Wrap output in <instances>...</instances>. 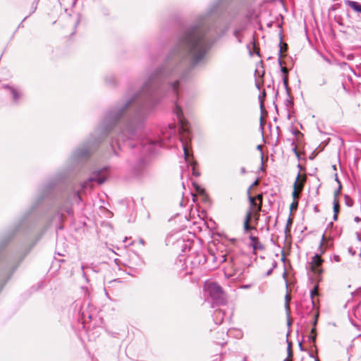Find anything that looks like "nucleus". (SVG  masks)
I'll return each mask as SVG.
<instances>
[{"label": "nucleus", "mask_w": 361, "mask_h": 361, "mask_svg": "<svg viewBox=\"0 0 361 361\" xmlns=\"http://www.w3.org/2000/svg\"><path fill=\"white\" fill-rule=\"evenodd\" d=\"M298 203L297 202H295V201H294V202H292V204H290V210H292V211H293V210H296V209H297V208H298Z\"/></svg>", "instance_id": "72a5a7b5"}, {"label": "nucleus", "mask_w": 361, "mask_h": 361, "mask_svg": "<svg viewBox=\"0 0 361 361\" xmlns=\"http://www.w3.org/2000/svg\"><path fill=\"white\" fill-rule=\"evenodd\" d=\"M273 272V269H269L267 271V274H266V276H269L272 274Z\"/></svg>", "instance_id": "8fccbe9b"}, {"label": "nucleus", "mask_w": 361, "mask_h": 361, "mask_svg": "<svg viewBox=\"0 0 361 361\" xmlns=\"http://www.w3.org/2000/svg\"><path fill=\"white\" fill-rule=\"evenodd\" d=\"M291 323H292V322L290 320V316L289 317L287 316V325L288 326H290L291 325Z\"/></svg>", "instance_id": "de8ad7c7"}, {"label": "nucleus", "mask_w": 361, "mask_h": 361, "mask_svg": "<svg viewBox=\"0 0 361 361\" xmlns=\"http://www.w3.org/2000/svg\"><path fill=\"white\" fill-rule=\"evenodd\" d=\"M5 88L8 90L13 103H14L15 104H20L23 97L22 91L18 88L10 85H6Z\"/></svg>", "instance_id": "423d86ee"}, {"label": "nucleus", "mask_w": 361, "mask_h": 361, "mask_svg": "<svg viewBox=\"0 0 361 361\" xmlns=\"http://www.w3.org/2000/svg\"><path fill=\"white\" fill-rule=\"evenodd\" d=\"M348 252H349L351 255H355V250H354L353 247H349V248H348Z\"/></svg>", "instance_id": "c03bdc74"}, {"label": "nucleus", "mask_w": 361, "mask_h": 361, "mask_svg": "<svg viewBox=\"0 0 361 361\" xmlns=\"http://www.w3.org/2000/svg\"><path fill=\"white\" fill-rule=\"evenodd\" d=\"M316 340H317V329L312 328L310 331V334L308 336V341L311 343L313 346L316 347Z\"/></svg>", "instance_id": "f3484780"}, {"label": "nucleus", "mask_w": 361, "mask_h": 361, "mask_svg": "<svg viewBox=\"0 0 361 361\" xmlns=\"http://www.w3.org/2000/svg\"><path fill=\"white\" fill-rule=\"evenodd\" d=\"M226 316V310L222 308L216 309L212 314L213 320L216 324H222Z\"/></svg>", "instance_id": "0eeeda50"}, {"label": "nucleus", "mask_w": 361, "mask_h": 361, "mask_svg": "<svg viewBox=\"0 0 361 361\" xmlns=\"http://www.w3.org/2000/svg\"><path fill=\"white\" fill-rule=\"evenodd\" d=\"M326 84V79L325 78H322L319 82V85L320 86H322V85H324Z\"/></svg>", "instance_id": "ea45409f"}, {"label": "nucleus", "mask_w": 361, "mask_h": 361, "mask_svg": "<svg viewBox=\"0 0 361 361\" xmlns=\"http://www.w3.org/2000/svg\"><path fill=\"white\" fill-rule=\"evenodd\" d=\"M177 50L176 39L162 64L149 74L140 89L133 93L129 91L126 94V98L134 99L126 111L124 121L119 125L117 135L110 142L111 152L115 156H119L118 150L122 149V146L140 155L130 169L131 174L137 179L148 173L149 164L147 157L155 154L159 147L165 145L166 140L176 136V129L173 124H169L165 131L161 130L162 137L158 139L144 134L142 128L148 114L164 96L171 99L168 85L178 63L175 56Z\"/></svg>", "instance_id": "f257e3e1"}, {"label": "nucleus", "mask_w": 361, "mask_h": 361, "mask_svg": "<svg viewBox=\"0 0 361 361\" xmlns=\"http://www.w3.org/2000/svg\"><path fill=\"white\" fill-rule=\"evenodd\" d=\"M357 238L358 240L361 241V237L359 235V233H357Z\"/></svg>", "instance_id": "680f3d73"}, {"label": "nucleus", "mask_w": 361, "mask_h": 361, "mask_svg": "<svg viewBox=\"0 0 361 361\" xmlns=\"http://www.w3.org/2000/svg\"><path fill=\"white\" fill-rule=\"evenodd\" d=\"M37 1H35L32 3V11L30 12V16L32 13H33L36 9H37Z\"/></svg>", "instance_id": "c9c22d12"}, {"label": "nucleus", "mask_w": 361, "mask_h": 361, "mask_svg": "<svg viewBox=\"0 0 361 361\" xmlns=\"http://www.w3.org/2000/svg\"><path fill=\"white\" fill-rule=\"evenodd\" d=\"M318 289H319V286L317 284H316L313 286V288L310 291V303L311 304H310V307H307L306 312L307 314H310L314 308H316V304H315V301L314 300V295H316L317 294Z\"/></svg>", "instance_id": "6e6552de"}, {"label": "nucleus", "mask_w": 361, "mask_h": 361, "mask_svg": "<svg viewBox=\"0 0 361 361\" xmlns=\"http://www.w3.org/2000/svg\"><path fill=\"white\" fill-rule=\"evenodd\" d=\"M333 226V222H330L328 225V228L329 227H332Z\"/></svg>", "instance_id": "0e129e2a"}, {"label": "nucleus", "mask_w": 361, "mask_h": 361, "mask_svg": "<svg viewBox=\"0 0 361 361\" xmlns=\"http://www.w3.org/2000/svg\"><path fill=\"white\" fill-rule=\"evenodd\" d=\"M240 173H241V174H245L246 173V169H245V167H241Z\"/></svg>", "instance_id": "3c124183"}, {"label": "nucleus", "mask_w": 361, "mask_h": 361, "mask_svg": "<svg viewBox=\"0 0 361 361\" xmlns=\"http://www.w3.org/2000/svg\"><path fill=\"white\" fill-rule=\"evenodd\" d=\"M310 159H314V156H313V155H311V156L310 157Z\"/></svg>", "instance_id": "338daca9"}, {"label": "nucleus", "mask_w": 361, "mask_h": 361, "mask_svg": "<svg viewBox=\"0 0 361 361\" xmlns=\"http://www.w3.org/2000/svg\"><path fill=\"white\" fill-rule=\"evenodd\" d=\"M262 207V204H257V205L254 207L252 210V214L255 213L259 214L261 212Z\"/></svg>", "instance_id": "c756f323"}, {"label": "nucleus", "mask_w": 361, "mask_h": 361, "mask_svg": "<svg viewBox=\"0 0 361 361\" xmlns=\"http://www.w3.org/2000/svg\"><path fill=\"white\" fill-rule=\"evenodd\" d=\"M276 267H277V262H276V261L274 260L272 262V267H271V269H273V270H274L275 268H276Z\"/></svg>", "instance_id": "49530a36"}, {"label": "nucleus", "mask_w": 361, "mask_h": 361, "mask_svg": "<svg viewBox=\"0 0 361 361\" xmlns=\"http://www.w3.org/2000/svg\"><path fill=\"white\" fill-rule=\"evenodd\" d=\"M333 259L336 262H339L341 261V257L339 255H334L333 256Z\"/></svg>", "instance_id": "58836bf2"}, {"label": "nucleus", "mask_w": 361, "mask_h": 361, "mask_svg": "<svg viewBox=\"0 0 361 361\" xmlns=\"http://www.w3.org/2000/svg\"><path fill=\"white\" fill-rule=\"evenodd\" d=\"M318 319H319V312H316L314 314L313 319L312 320V328L316 329V326H317V322H318Z\"/></svg>", "instance_id": "a878e982"}, {"label": "nucleus", "mask_w": 361, "mask_h": 361, "mask_svg": "<svg viewBox=\"0 0 361 361\" xmlns=\"http://www.w3.org/2000/svg\"><path fill=\"white\" fill-rule=\"evenodd\" d=\"M266 97V92L264 90L259 95V106H260V110L261 114H263L265 111L264 109V100Z\"/></svg>", "instance_id": "6ab92c4d"}, {"label": "nucleus", "mask_w": 361, "mask_h": 361, "mask_svg": "<svg viewBox=\"0 0 361 361\" xmlns=\"http://www.w3.org/2000/svg\"><path fill=\"white\" fill-rule=\"evenodd\" d=\"M259 214L256 213V214L255 215V224H257L258 220H259Z\"/></svg>", "instance_id": "a18cd8bd"}, {"label": "nucleus", "mask_w": 361, "mask_h": 361, "mask_svg": "<svg viewBox=\"0 0 361 361\" xmlns=\"http://www.w3.org/2000/svg\"><path fill=\"white\" fill-rule=\"evenodd\" d=\"M341 85H342V87H343V90H344L345 92H348V90H347V88H346V86H345V82H342Z\"/></svg>", "instance_id": "864d4df0"}, {"label": "nucleus", "mask_w": 361, "mask_h": 361, "mask_svg": "<svg viewBox=\"0 0 361 361\" xmlns=\"http://www.w3.org/2000/svg\"><path fill=\"white\" fill-rule=\"evenodd\" d=\"M244 30H245V27L243 25L240 26L239 27L235 28L233 30V35L235 37V39H237L238 43L243 42V35L242 32Z\"/></svg>", "instance_id": "f8f14e48"}, {"label": "nucleus", "mask_w": 361, "mask_h": 361, "mask_svg": "<svg viewBox=\"0 0 361 361\" xmlns=\"http://www.w3.org/2000/svg\"><path fill=\"white\" fill-rule=\"evenodd\" d=\"M247 193L248 202L250 203V207L247 212H250L251 214H252V210L254 207L257 205V203L255 200V198L251 196L250 189H247Z\"/></svg>", "instance_id": "4468645a"}, {"label": "nucleus", "mask_w": 361, "mask_h": 361, "mask_svg": "<svg viewBox=\"0 0 361 361\" xmlns=\"http://www.w3.org/2000/svg\"><path fill=\"white\" fill-rule=\"evenodd\" d=\"M287 95H288V98L284 101V104L286 106L288 111V118H290V115L289 113V111H290L289 109L293 107L294 102H293V99L292 98V97L290 95V92L289 93V94H287Z\"/></svg>", "instance_id": "dca6fc26"}, {"label": "nucleus", "mask_w": 361, "mask_h": 361, "mask_svg": "<svg viewBox=\"0 0 361 361\" xmlns=\"http://www.w3.org/2000/svg\"><path fill=\"white\" fill-rule=\"evenodd\" d=\"M85 269H91L93 271H94V270L93 269V268L90 267L88 266H82V269L83 271L82 276L85 279V280L87 281L88 279H87V272L85 271Z\"/></svg>", "instance_id": "c85d7f7f"}, {"label": "nucleus", "mask_w": 361, "mask_h": 361, "mask_svg": "<svg viewBox=\"0 0 361 361\" xmlns=\"http://www.w3.org/2000/svg\"><path fill=\"white\" fill-rule=\"evenodd\" d=\"M343 266H345V267H347L348 269H351V267L349 263H346V264H343Z\"/></svg>", "instance_id": "6e6d98bb"}, {"label": "nucleus", "mask_w": 361, "mask_h": 361, "mask_svg": "<svg viewBox=\"0 0 361 361\" xmlns=\"http://www.w3.org/2000/svg\"><path fill=\"white\" fill-rule=\"evenodd\" d=\"M341 190H342V184L340 183V185H338V189L334 191V200H338V196L341 193Z\"/></svg>", "instance_id": "bb28decb"}, {"label": "nucleus", "mask_w": 361, "mask_h": 361, "mask_svg": "<svg viewBox=\"0 0 361 361\" xmlns=\"http://www.w3.org/2000/svg\"><path fill=\"white\" fill-rule=\"evenodd\" d=\"M314 210L315 212H319V209L318 208V206L317 205H315L314 207Z\"/></svg>", "instance_id": "4d7b16f0"}, {"label": "nucleus", "mask_w": 361, "mask_h": 361, "mask_svg": "<svg viewBox=\"0 0 361 361\" xmlns=\"http://www.w3.org/2000/svg\"><path fill=\"white\" fill-rule=\"evenodd\" d=\"M291 133L297 136L298 135H302L298 129L292 128Z\"/></svg>", "instance_id": "f704fd0d"}, {"label": "nucleus", "mask_w": 361, "mask_h": 361, "mask_svg": "<svg viewBox=\"0 0 361 361\" xmlns=\"http://www.w3.org/2000/svg\"><path fill=\"white\" fill-rule=\"evenodd\" d=\"M105 84L109 87H115L116 85V80L115 76L112 74L107 75L104 78Z\"/></svg>", "instance_id": "ddd939ff"}, {"label": "nucleus", "mask_w": 361, "mask_h": 361, "mask_svg": "<svg viewBox=\"0 0 361 361\" xmlns=\"http://www.w3.org/2000/svg\"><path fill=\"white\" fill-rule=\"evenodd\" d=\"M252 216V214H251L250 212H246V215L245 216L244 222H243V229H244L245 233H248L251 230L255 229V228L254 226H251L250 225V221L251 220Z\"/></svg>", "instance_id": "9b49d317"}, {"label": "nucleus", "mask_w": 361, "mask_h": 361, "mask_svg": "<svg viewBox=\"0 0 361 361\" xmlns=\"http://www.w3.org/2000/svg\"><path fill=\"white\" fill-rule=\"evenodd\" d=\"M249 239L251 241V246L252 247L254 250H264V245L260 243L259 238L257 236H254L253 235H250Z\"/></svg>", "instance_id": "9d476101"}, {"label": "nucleus", "mask_w": 361, "mask_h": 361, "mask_svg": "<svg viewBox=\"0 0 361 361\" xmlns=\"http://www.w3.org/2000/svg\"><path fill=\"white\" fill-rule=\"evenodd\" d=\"M309 356H310V357H314V354H313V353H312V352H310V353H309Z\"/></svg>", "instance_id": "052dcab7"}, {"label": "nucleus", "mask_w": 361, "mask_h": 361, "mask_svg": "<svg viewBox=\"0 0 361 361\" xmlns=\"http://www.w3.org/2000/svg\"><path fill=\"white\" fill-rule=\"evenodd\" d=\"M192 185L197 192H198L200 195L203 196V198L206 200L209 197L206 194L205 190L202 188L200 185H198L197 183L193 182Z\"/></svg>", "instance_id": "2eb2a0df"}, {"label": "nucleus", "mask_w": 361, "mask_h": 361, "mask_svg": "<svg viewBox=\"0 0 361 361\" xmlns=\"http://www.w3.org/2000/svg\"><path fill=\"white\" fill-rule=\"evenodd\" d=\"M224 261L229 263L233 271L232 276L237 278L243 274L245 268L249 265L248 257L243 253L227 255Z\"/></svg>", "instance_id": "7ed1b4c3"}, {"label": "nucleus", "mask_w": 361, "mask_h": 361, "mask_svg": "<svg viewBox=\"0 0 361 361\" xmlns=\"http://www.w3.org/2000/svg\"><path fill=\"white\" fill-rule=\"evenodd\" d=\"M217 343H218V344H219V345H224V343H226V341L222 342V343H221V342H217Z\"/></svg>", "instance_id": "69168bd1"}, {"label": "nucleus", "mask_w": 361, "mask_h": 361, "mask_svg": "<svg viewBox=\"0 0 361 361\" xmlns=\"http://www.w3.org/2000/svg\"><path fill=\"white\" fill-rule=\"evenodd\" d=\"M73 308H74L75 311L78 312V315L77 319L80 320V319H83V317H84L83 313L82 314V316H80V310H81V305H80V304L77 302H75L73 304Z\"/></svg>", "instance_id": "5701e85b"}, {"label": "nucleus", "mask_w": 361, "mask_h": 361, "mask_svg": "<svg viewBox=\"0 0 361 361\" xmlns=\"http://www.w3.org/2000/svg\"><path fill=\"white\" fill-rule=\"evenodd\" d=\"M354 221L356 222V223H360L361 221V218L359 217V216H355L354 218Z\"/></svg>", "instance_id": "09e8293b"}, {"label": "nucleus", "mask_w": 361, "mask_h": 361, "mask_svg": "<svg viewBox=\"0 0 361 361\" xmlns=\"http://www.w3.org/2000/svg\"><path fill=\"white\" fill-rule=\"evenodd\" d=\"M251 44L255 45L254 42H250L249 44H247V49H248V51H249L250 55V56H252V52L251 51V49H250V45H251Z\"/></svg>", "instance_id": "4c0bfd02"}, {"label": "nucleus", "mask_w": 361, "mask_h": 361, "mask_svg": "<svg viewBox=\"0 0 361 361\" xmlns=\"http://www.w3.org/2000/svg\"><path fill=\"white\" fill-rule=\"evenodd\" d=\"M344 200L347 207H351L353 206L354 201L348 195H344Z\"/></svg>", "instance_id": "b1692460"}, {"label": "nucleus", "mask_w": 361, "mask_h": 361, "mask_svg": "<svg viewBox=\"0 0 361 361\" xmlns=\"http://www.w3.org/2000/svg\"><path fill=\"white\" fill-rule=\"evenodd\" d=\"M283 83L284 85V87L286 89V92L287 94H289L290 92L291 91L290 87L288 85V75H284L282 77Z\"/></svg>", "instance_id": "412c9836"}, {"label": "nucleus", "mask_w": 361, "mask_h": 361, "mask_svg": "<svg viewBox=\"0 0 361 361\" xmlns=\"http://www.w3.org/2000/svg\"><path fill=\"white\" fill-rule=\"evenodd\" d=\"M291 145H293L292 151L293 152V153L295 154V155L296 156V157L299 160L300 159V154H299V152L298 151L297 146L295 145V141L294 140H293Z\"/></svg>", "instance_id": "cd10ccee"}, {"label": "nucleus", "mask_w": 361, "mask_h": 361, "mask_svg": "<svg viewBox=\"0 0 361 361\" xmlns=\"http://www.w3.org/2000/svg\"><path fill=\"white\" fill-rule=\"evenodd\" d=\"M264 169V166H263V163L262 164V166H261V169L263 170Z\"/></svg>", "instance_id": "774afa93"}, {"label": "nucleus", "mask_w": 361, "mask_h": 361, "mask_svg": "<svg viewBox=\"0 0 361 361\" xmlns=\"http://www.w3.org/2000/svg\"><path fill=\"white\" fill-rule=\"evenodd\" d=\"M324 59L327 63H331V62H330V60H329L328 58H326V57H324Z\"/></svg>", "instance_id": "e2e57ef3"}, {"label": "nucleus", "mask_w": 361, "mask_h": 361, "mask_svg": "<svg viewBox=\"0 0 361 361\" xmlns=\"http://www.w3.org/2000/svg\"><path fill=\"white\" fill-rule=\"evenodd\" d=\"M281 56H282V51H281V48H280V49L279 51V59H278V62H279V64L280 66V71L283 73V75H288V71L286 68L283 66Z\"/></svg>", "instance_id": "a211bd4d"}, {"label": "nucleus", "mask_w": 361, "mask_h": 361, "mask_svg": "<svg viewBox=\"0 0 361 361\" xmlns=\"http://www.w3.org/2000/svg\"><path fill=\"white\" fill-rule=\"evenodd\" d=\"M299 347H300V350L301 351H304L305 350V349H304V348H303V346H302V345L301 343H299Z\"/></svg>", "instance_id": "13d9d810"}, {"label": "nucleus", "mask_w": 361, "mask_h": 361, "mask_svg": "<svg viewBox=\"0 0 361 361\" xmlns=\"http://www.w3.org/2000/svg\"><path fill=\"white\" fill-rule=\"evenodd\" d=\"M338 214L334 213L333 219H334V221H337V219H338Z\"/></svg>", "instance_id": "603ef678"}, {"label": "nucleus", "mask_w": 361, "mask_h": 361, "mask_svg": "<svg viewBox=\"0 0 361 361\" xmlns=\"http://www.w3.org/2000/svg\"><path fill=\"white\" fill-rule=\"evenodd\" d=\"M333 210L334 213L339 214L340 212V204L338 200H334L333 202Z\"/></svg>", "instance_id": "393cba45"}, {"label": "nucleus", "mask_w": 361, "mask_h": 361, "mask_svg": "<svg viewBox=\"0 0 361 361\" xmlns=\"http://www.w3.org/2000/svg\"><path fill=\"white\" fill-rule=\"evenodd\" d=\"M298 167L300 169V170H301V166L300 164H298ZM300 173L298 172V176L296 177V180L294 183V185H293V187H294V190L292 193V195L293 197V198H295V195H296V190H297V188H298V181H299V178H300Z\"/></svg>", "instance_id": "4be33fe9"}, {"label": "nucleus", "mask_w": 361, "mask_h": 361, "mask_svg": "<svg viewBox=\"0 0 361 361\" xmlns=\"http://www.w3.org/2000/svg\"><path fill=\"white\" fill-rule=\"evenodd\" d=\"M344 3L356 13L361 14V3L352 0H345Z\"/></svg>", "instance_id": "1a4fd4ad"}, {"label": "nucleus", "mask_w": 361, "mask_h": 361, "mask_svg": "<svg viewBox=\"0 0 361 361\" xmlns=\"http://www.w3.org/2000/svg\"><path fill=\"white\" fill-rule=\"evenodd\" d=\"M290 301V298L288 293H286V295L285 296V309H286V314L288 317H289V315H290V305H289Z\"/></svg>", "instance_id": "aec40b11"}, {"label": "nucleus", "mask_w": 361, "mask_h": 361, "mask_svg": "<svg viewBox=\"0 0 361 361\" xmlns=\"http://www.w3.org/2000/svg\"><path fill=\"white\" fill-rule=\"evenodd\" d=\"M339 6H340V4H334V5L331 7L330 10L334 11V10H336L337 8H338Z\"/></svg>", "instance_id": "79ce46f5"}, {"label": "nucleus", "mask_w": 361, "mask_h": 361, "mask_svg": "<svg viewBox=\"0 0 361 361\" xmlns=\"http://www.w3.org/2000/svg\"><path fill=\"white\" fill-rule=\"evenodd\" d=\"M256 199L259 201V204H262V201H263V195H262V194L257 195Z\"/></svg>", "instance_id": "e433bc0d"}, {"label": "nucleus", "mask_w": 361, "mask_h": 361, "mask_svg": "<svg viewBox=\"0 0 361 361\" xmlns=\"http://www.w3.org/2000/svg\"><path fill=\"white\" fill-rule=\"evenodd\" d=\"M335 180L338 183V185H340V183H341L340 180L338 178L337 174L335 175Z\"/></svg>", "instance_id": "5fc2aeb1"}, {"label": "nucleus", "mask_w": 361, "mask_h": 361, "mask_svg": "<svg viewBox=\"0 0 361 361\" xmlns=\"http://www.w3.org/2000/svg\"><path fill=\"white\" fill-rule=\"evenodd\" d=\"M257 150H259V151L262 152V156H261V157H262V159H263L262 146L261 145H258L257 146Z\"/></svg>", "instance_id": "a19ab883"}, {"label": "nucleus", "mask_w": 361, "mask_h": 361, "mask_svg": "<svg viewBox=\"0 0 361 361\" xmlns=\"http://www.w3.org/2000/svg\"><path fill=\"white\" fill-rule=\"evenodd\" d=\"M324 259L320 257L318 253L314 254L312 257V260L309 264L310 270L317 276L320 277L323 273L322 264Z\"/></svg>", "instance_id": "39448f33"}, {"label": "nucleus", "mask_w": 361, "mask_h": 361, "mask_svg": "<svg viewBox=\"0 0 361 361\" xmlns=\"http://www.w3.org/2000/svg\"><path fill=\"white\" fill-rule=\"evenodd\" d=\"M258 182H259V180L258 179H256L254 183L249 187L248 189H250V190H251V188L255 185H257L258 184Z\"/></svg>", "instance_id": "37998d69"}, {"label": "nucleus", "mask_w": 361, "mask_h": 361, "mask_svg": "<svg viewBox=\"0 0 361 361\" xmlns=\"http://www.w3.org/2000/svg\"><path fill=\"white\" fill-rule=\"evenodd\" d=\"M334 20L335 21L340 25H343V22H342V17L341 16H336L334 17Z\"/></svg>", "instance_id": "2f4dec72"}, {"label": "nucleus", "mask_w": 361, "mask_h": 361, "mask_svg": "<svg viewBox=\"0 0 361 361\" xmlns=\"http://www.w3.org/2000/svg\"><path fill=\"white\" fill-rule=\"evenodd\" d=\"M324 238H325V236H324V235H323L322 238V240H321L320 245L319 246V250L320 251V254H323L325 252V250L322 247Z\"/></svg>", "instance_id": "7c9ffc66"}, {"label": "nucleus", "mask_w": 361, "mask_h": 361, "mask_svg": "<svg viewBox=\"0 0 361 361\" xmlns=\"http://www.w3.org/2000/svg\"><path fill=\"white\" fill-rule=\"evenodd\" d=\"M204 290L211 298L212 307L215 305H224L226 303V293L221 286L216 281L207 282L204 285Z\"/></svg>", "instance_id": "20e7f679"}, {"label": "nucleus", "mask_w": 361, "mask_h": 361, "mask_svg": "<svg viewBox=\"0 0 361 361\" xmlns=\"http://www.w3.org/2000/svg\"><path fill=\"white\" fill-rule=\"evenodd\" d=\"M227 32H178L176 35L175 56L177 65L172 78H169L168 91L171 95L173 112L178 124V139L181 142L183 155L188 166L192 168V175L197 177L200 173L196 169L197 162L190 152L192 133L190 125L185 118L183 105L186 104L183 97V82L190 76L192 69L203 63L207 54L217 37Z\"/></svg>", "instance_id": "f03ea898"}, {"label": "nucleus", "mask_w": 361, "mask_h": 361, "mask_svg": "<svg viewBox=\"0 0 361 361\" xmlns=\"http://www.w3.org/2000/svg\"><path fill=\"white\" fill-rule=\"evenodd\" d=\"M255 85H256V87L258 89V90H260V85L258 82H256L255 83Z\"/></svg>", "instance_id": "bf43d9fd"}, {"label": "nucleus", "mask_w": 361, "mask_h": 361, "mask_svg": "<svg viewBox=\"0 0 361 361\" xmlns=\"http://www.w3.org/2000/svg\"><path fill=\"white\" fill-rule=\"evenodd\" d=\"M259 128L262 131V133H264V120L262 115L260 117V124H259Z\"/></svg>", "instance_id": "473e14b6"}]
</instances>
